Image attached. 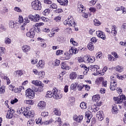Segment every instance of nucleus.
<instances>
[{"label": "nucleus", "mask_w": 126, "mask_h": 126, "mask_svg": "<svg viewBox=\"0 0 126 126\" xmlns=\"http://www.w3.org/2000/svg\"><path fill=\"white\" fill-rule=\"evenodd\" d=\"M116 91L119 94V96L114 97L113 100L116 104H122L125 110H126V96L123 94V90L120 87L116 88Z\"/></svg>", "instance_id": "1"}, {"label": "nucleus", "mask_w": 126, "mask_h": 126, "mask_svg": "<svg viewBox=\"0 0 126 126\" xmlns=\"http://www.w3.org/2000/svg\"><path fill=\"white\" fill-rule=\"evenodd\" d=\"M32 7L34 10H41L42 9V4L38 0H35L32 2Z\"/></svg>", "instance_id": "2"}, {"label": "nucleus", "mask_w": 126, "mask_h": 126, "mask_svg": "<svg viewBox=\"0 0 126 126\" xmlns=\"http://www.w3.org/2000/svg\"><path fill=\"white\" fill-rule=\"evenodd\" d=\"M63 23L64 25H66L67 24L69 27L73 26V27H74L76 24L75 21L74 20V19H73V17L71 16H69L68 18L64 21Z\"/></svg>", "instance_id": "3"}, {"label": "nucleus", "mask_w": 126, "mask_h": 126, "mask_svg": "<svg viewBox=\"0 0 126 126\" xmlns=\"http://www.w3.org/2000/svg\"><path fill=\"white\" fill-rule=\"evenodd\" d=\"M118 83L117 82V78L114 77L111 78L110 89L111 91H115L117 89Z\"/></svg>", "instance_id": "4"}, {"label": "nucleus", "mask_w": 126, "mask_h": 126, "mask_svg": "<svg viewBox=\"0 0 126 126\" xmlns=\"http://www.w3.org/2000/svg\"><path fill=\"white\" fill-rule=\"evenodd\" d=\"M26 98L31 100L35 98V92L31 89H28L26 91Z\"/></svg>", "instance_id": "5"}, {"label": "nucleus", "mask_w": 126, "mask_h": 126, "mask_svg": "<svg viewBox=\"0 0 126 126\" xmlns=\"http://www.w3.org/2000/svg\"><path fill=\"white\" fill-rule=\"evenodd\" d=\"M100 68V66L98 65H91L89 66L88 69V71L91 70L92 72L94 73H97V74H101L100 72L98 70Z\"/></svg>", "instance_id": "6"}, {"label": "nucleus", "mask_w": 126, "mask_h": 126, "mask_svg": "<svg viewBox=\"0 0 126 126\" xmlns=\"http://www.w3.org/2000/svg\"><path fill=\"white\" fill-rule=\"evenodd\" d=\"M29 18L31 21H34V22H38L40 19H41V16L39 14H36L34 16L33 15H30Z\"/></svg>", "instance_id": "7"}, {"label": "nucleus", "mask_w": 126, "mask_h": 126, "mask_svg": "<svg viewBox=\"0 0 126 126\" xmlns=\"http://www.w3.org/2000/svg\"><path fill=\"white\" fill-rule=\"evenodd\" d=\"M77 11L79 13L85 12L86 11V8L82 5L81 2H78Z\"/></svg>", "instance_id": "8"}, {"label": "nucleus", "mask_w": 126, "mask_h": 126, "mask_svg": "<svg viewBox=\"0 0 126 126\" xmlns=\"http://www.w3.org/2000/svg\"><path fill=\"white\" fill-rule=\"evenodd\" d=\"M52 94H53V98L54 99H61L62 97V95L58 94V92H59V90L57 88H54L53 90H52Z\"/></svg>", "instance_id": "9"}, {"label": "nucleus", "mask_w": 126, "mask_h": 126, "mask_svg": "<svg viewBox=\"0 0 126 126\" xmlns=\"http://www.w3.org/2000/svg\"><path fill=\"white\" fill-rule=\"evenodd\" d=\"M9 26L10 28H18L20 26V24L18 22H14L13 20H10L9 22Z\"/></svg>", "instance_id": "10"}, {"label": "nucleus", "mask_w": 126, "mask_h": 126, "mask_svg": "<svg viewBox=\"0 0 126 126\" xmlns=\"http://www.w3.org/2000/svg\"><path fill=\"white\" fill-rule=\"evenodd\" d=\"M24 116L25 117H33V114L31 112V109L28 107L25 108L24 110Z\"/></svg>", "instance_id": "11"}, {"label": "nucleus", "mask_w": 126, "mask_h": 126, "mask_svg": "<svg viewBox=\"0 0 126 126\" xmlns=\"http://www.w3.org/2000/svg\"><path fill=\"white\" fill-rule=\"evenodd\" d=\"M71 57H72L71 53L70 52L66 51L64 53V57H61V60H62V61H66L67 60H70V58H71Z\"/></svg>", "instance_id": "12"}, {"label": "nucleus", "mask_w": 126, "mask_h": 126, "mask_svg": "<svg viewBox=\"0 0 126 126\" xmlns=\"http://www.w3.org/2000/svg\"><path fill=\"white\" fill-rule=\"evenodd\" d=\"M14 113H15V110H14V109H10L8 110L6 114V119H12V118H13V116H14Z\"/></svg>", "instance_id": "13"}, {"label": "nucleus", "mask_w": 126, "mask_h": 126, "mask_svg": "<svg viewBox=\"0 0 126 126\" xmlns=\"http://www.w3.org/2000/svg\"><path fill=\"white\" fill-rule=\"evenodd\" d=\"M73 119L75 122H76V123H81L83 121V116L82 115H79L77 116V115H75L73 117Z\"/></svg>", "instance_id": "14"}, {"label": "nucleus", "mask_w": 126, "mask_h": 126, "mask_svg": "<svg viewBox=\"0 0 126 126\" xmlns=\"http://www.w3.org/2000/svg\"><path fill=\"white\" fill-rule=\"evenodd\" d=\"M96 34L98 38H101L102 40H106V35L105 34V33L103 32H101L100 31H96Z\"/></svg>", "instance_id": "15"}, {"label": "nucleus", "mask_w": 126, "mask_h": 126, "mask_svg": "<svg viewBox=\"0 0 126 126\" xmlns=\"http://www.w3.org/2000/svg\"><path fill=\"white\" fill-rule=\"evenodd\" d=\"M100 95L96 94L93 96L92 99L94 102H96L97 106H101V104H102V103L98 102H99V100H100Z\"/></svg>", "instance_id": "16"}, {"label": "nucleus", "mask_w": 126, "mask_h": 126, "mask_svg": "<svg viewBox=\"0 0 126 126\" xmlns=\"http://www.w3.org/2000/svg\"><path fill=\"white\" fill-rule=\"evenodd\" d=\"M61 68L65 70H69L71 67L69 66L66 62H64L61 63Z\"/></svg>", "instance_id": "17"}, {"label": "nucleus", "mask_w": 126, "mask_h": 126, "mask_svg": "<svg viewBox=\"0 0 126 126\" xmlns=\"http://www.w3.org/2000/svg\"><path fill=\"white\" fill-rule=\"evenodd\" d=\"M22 50L23 53H28L31 50V47L29 45L25 44L22 46Z\"/></svg>", "instance_id": "18"}, {"label": "nucleus", "mask_w": 126, "mask_h": 126, "mask_svg": "<svg viewBox=\"0 0 126 126\" xmlns=\"http://www.w3.org/2000/svg\"><path fill=\"white\" fill-rule=\"evenodd\" d=\"M26 36L29 38H34L35 37V32L33 31V29H31L29 32H27Z\"/></svg>", "instance_id": "19"}, {"label": "nucleus", "mask_w": 126, "mask_h": 126, "mask_svg": "<svg viewBox=\"0 0 126 126\" xmlns=\"http://www.w3.org/2000/svg\"><path fill=\"white\" fill-rule=\"evenodd\" d=\"M38 107L40 110H44L46 108V102L44 101H40L38 103Z\"/></svg>", "instance_id": "20"}, {"label": "nucleus", "mask_w": 126, "mask_h": 126, "mask_svg": "<svg viewBox=\"0 0 126 126\" xmlns=\"http://www.w3.org/2000/svg\"><path fill=\"white\" fill-rule=\"evenodd\" d=\"M32 83L36 86H40V87H44V84L42 83V82L39 80L32 81Z\"/></svg>", "instance_id": "21"}, {"label": "nucleus", "mask_w": 126, "mask_h": 126, "mask_svg": "<svg viewBox=\"0 0 126 126\" xmlns=\"http://www.w3.org/2000/svg\"><path fill=\"white\" fill-rule=\"evenodd\" d=\"M37 67L38 68H44L45 66V62L42 60H40L36 64Z\"/></svg>", "instance_id": "22"}, {"label": "nucleus", "mask_w": 126, "mask_h": 126, "mask_svg": "<svg viewBox=\"0 0 126 126\" xmlns=\"http://www.w3.org/2000/svg\"><path fill=\"white\" fill-rule=\"evenodd\" d=\"M69 53L71 54V55H75V54H77L78 53V50L76 49L75 47H71V49L69 50Z\"/></svg>", "instance_id": "23"}, {"label": "nucleus", "mask_w": 126, "mask_h": 126, "mask_svg": "<svg viewBox=\"0 0 126 126\" xmlns=\"http://www.w3.org/2000/svg\"><path fill=\"white\" fill-rule=\"evenodd\" d=\"M77 77V73L76 72H72L70 73L69 75V78L71 79V80H74V79H76Z\"/></svg>", "instance_id": "24"}, {"label": "nucleus", "mask_w": 126, "mask_h": 126, "mask_svg": "<svg viewBox=\"0 0 126 126\" xmlns=\"http://www.w3.org/2000/svg\"><path fill=\"white\" fill-rule=\"evenodd\" d=\"M58 2L61 4V5H63L66 6L68 3V0H57Z\"/></svg>", "instance_id": "25"}, {"label": "nucleus", "mask_w": 126, "mask_h": 126, "mask_svg": "<svg viewBox=\"0 0 126 126\" xmlns=\"http://www.w3.org/2000/svg\"><path fill=\"white\" fill-rule=\"evenodd\" d=\"M103 80H104V78L103 77H99L95 79V83L97 85H100L103 82Z\"/></svg>", "instance_id": "26"}, {"label": "nucleus", "mask_w": 126, "mask_h": 126, "mask_svg": "<svg viewBox=\"0 0 126 126\" xmlns=\"http://www.w3.org/2000/svg\"><path fill=\"white\" fill-rule=\"evenodd\" d=\"M116 28H117V27L114 25L112 26L111 34H112L113 36H116L117 34H118V32L116 30Z\"/></svg>", "instance_id": "27"}, {"label": "nucleus", "mask_w": 126, "mask_h": 126, "mask_svg": "<svg viewBox=\"0 0 126 126\" xmlns=\"http://www.w3.org/2000/svg\"><path fill=\"white\" fill-rule=\"evenodd\" d=\"M102 113H103L102 111H99L96 114V117L99 121H103L104 120V117H103V115H102Z\"/></svg>", "instance_id": "28"}, {"label": "nucleus", "mask_w": 126, "mask_h": 126, "mask_svg": "<svg viewBox=\"0 0 126 126\" xmlns=\"http://www.w3.org/2000/svg\"><path fill=\"white\" fill-rule=\"evenodd\" d=\"M53 113L56 115V116H61L62 115L61 110L58 108H54Z\"/></svg>", "instance_id": "29"}, {"label": "nucleus", "mask_w": 126, "mask_h": 126, "mask_svg": "<svg viewBox=\"0 0 126 126\" xmlns=\"http://www.w3.org/2000/svg\"><path fill=\"white\" fill-rule=\"evenodd\" d=\"M45 72L44 71H40L39 72L37 76L39 79H43L45 77Z\"/></svg>", "instance_id": "30"}, {"label": "nucleus", "mask_w": 126, "mask_h": 126, "mask_svg": "<svg viewBox=\"0 0 126 126\" xmlns=\"http://www.w3.org/2000/svg\"><path fill=\"white\" fill-rule=\"evenodd\" d=\"M95 61V59H94L93 57L92 58L90 56H87V63H94V62Z\"/></svg>", "instance_id": "31"}, {"label": "nucleus", "mask_w": 126, "mask_h": 126, "mask_svg": "<svg viewBox=\"0 0 126 126\" xmlns=\"http://www.w3.org/2000/svg\"><path fill=\"white\" fill-rule=\"evenodd\" d=\"M78 83L77 82L72 83L70 86L71 90H74V91H75V90H76V87H78Z\"/></svg>", "instance_id": "32"}, {"label": "nucleus", "mask_w": 126, "mask_h": 126, "mask_svg": "<svg viewBox=\"0 0 126 126\" xmlns=\"http://www.w3.org/2000/svg\"><path fill=\"white\" fill-rule=\"evenodd\" d=\"M16 77H20L23 74V71L22 70H16L15 71Z\"/></svg>", "instance_id": "33"}, {"label": "nucleus", "mask_w": 126, "mask_h": 126, "mask_svg": "<svg viewBox=\"0 0 126 126\" xmlns=\"http://www.w3.org/2000/svg\"><path fill=\"white\" fill-rule=\"evenodd\" d=\"M2 79L6 81L7 85H9V84H10V80L9 79V78L7 77V76L3 75L2 76Z\"/></svg>", "instance_id": "34"}, {"label": "nucleus", "mask_w": 126, "mask_h": 126, "mask_svg": "<svg viewBox=\"0 0 126 126\" xmlns=\"http://www.w3.org/2000/svg\"><path fill=\"white\" fill-rule=\"evenodd\" d=\"M46 98H52V97H54V94L51 91H48L45 95Z\"/></svg>", "instance_id": "35"}, {"label": "nucleus", "mask_w": 126, "mask_h": 126, "mask_svg": "<svg viewBox=\"0 0 126 126\" xmlns=\"http://www.w3.org/2000/svg\"><path fill=\"white\" fill-rule=\"evenodd\" d=\"M87 47L90 51H93V50H94V44L92 43V42H90L88 44Z\"/></svg>", "instance_id": "36"}, {"label": "nucleus", "mask_w": 126, "mask_h": 126, "mask_svg": "<svg viewBox=\"0 0 126 126\" xmlns=\"http://www.w3.org/2000/svg\"><path fill=\"white\" fill-rule=\"evenodd\" d=\"M24 110L25 108L24 107H21L20 108H18L17 111V114H19V115H20V114H24Z\"/></svg>", "instance_id": "37"}, {"label": "nucleus", "mask_w": 126, "mask_h": 126, "mask_svg": "<svg viewBox=\"0 0 126 126\" xmlns=\"http://www.w3.org/2000/svg\"><path fill=\"white\" fill-rule=\"evenodd\" d=\"M36 124H40V125H43L44 124V121H42L41 118H39L38 119H36L35 120Z\"/></svg>", "instance_id": "38"}, {"label": "nucleus", "mask_w": 126, "mask_h": 126, "mask_svg": "<svg viewBox=\"0 0 126 126\" xmlns=\"http://www.w3.org/2000/svg\"><path fill=\"white\" fill-rule=\"evenodd\" d=\"M94 25H95V26H100V25H101V22H100L99 20L97 19H95L94 20Z\"/></svg>", "instance_id": "39"}, {"label": "nucleus", "mask_w": 126, "mask_h": 126, "mask_svg": "<svg viewBox=\"0 0 126 126\" xmlns=\"http://www.w3.org/2000/svg\"><path fill=\"white\" fill-rule=\"evenodd\" d=\"M113 111H112L113 114H118L119 113V109L118 108V106H113L112 108Z\"/></svg>", "instance_id": "40"}, {"label": "nucleus", "mask_w": 126, "mask_h": 126, "mask_svg": "<svg viewBox=\"0 0 126 126\" xmlns=\"http://www.w3.org/2000/svg\"><path fill=\"white\" fill-rule=\"evenodd\" d=\"M4 42L6 45H9V44L11 43V39L8 37H6L4 39Z\"/></svg>", "instance_id": "41"}, {"label": "nucleus", "mask_w": 126, "mask_h": 126, "mask_svg": "<svg viewBox=\"0 0 126 126\" xmlns=\"http://www.w3.org/2000/svg\"><path fill=\"white\" fill-rule=\"evenodd\" d=\"M84 87H85L84 84L80 83L78 85V91H81L82 89H83Z\"/></svg>", "instance_id": "42"}, {"label": "nucleus", "mask_w": 126, "mask_h": 126, "mask_svg": "<svg viewBox=\"0 0 126 126\" xmlns=\"http://www.w3.org/2000/svg\"><path fill=\"white\" fill-rule=\"evenodd\" d=\"M5 92V86H1L0 88V94H3Z\"/></svg>", "instance_id": "43"}, {"label": "nucleus", "mask_w": 126, "mask_h": 126, "mask_svg": "<svg viewBox=\"0 0 126 126\" xmlns=\"http://www.w3.org/2000/svg\"><path fill=\"white\" fill-rule=\"evenodd\" d=\"M123 69L124 68L123 67V66H121L120 65H118L116 66V70L117 71H118L119 72H122Z\"/></svg>", "instance_id": "44"}, {"label": "nucleus", "mask_w": 126, "mask_h": 126, "mask_svg": "<svg viewBox=\"0 0 126 126\" xmlns=\"http://www.w3.org/2000/svg\"><path fill=\"white\" fill-rule=\"evenodd\" d=\"M80 107L82 109H86L87 108V106H86V103L84 102L81 103Z\"/></svg>", "instance_id": "45"}, {"label": "nucleus", "mask_w": 126, "mask_h": 126, "mask_svg": "<svg viewBox=\"0 0 126 126\" xmlns=\"http://www.w3.org/2000/svg\"><path fill=\"white\" fill-rule=\"evenodd\" d=\"M22 87H19V88H15L14 89V92L15 93H20L21 92V90H22V89H21Z\"/></svg>", "instance_id": "46"}, {"label": "nucleus", "mask_w": 126, "mask_h": 126, "mask_svg": "<svg viewBox=\"0 0 126 126\" xmlns=\"http://www.w3.org/2000/svg\"><path fill=\"white\" fill-rule=\"evenodd\" d=\"M50 8H52L53 9H57L58 8V5L57 4L53 3L49 6Z\"/></svg>", "instance_id": "47"}, {"label": "nucleus", "mask_w": 126, "mask_h": 126, "mask_svg": "<svg viewBox=\"0 0 126 126\" xmlns=\"http://www.w3.org/2000/svg\"><path fill=\"white\" fill-rule=\"evenodd\" d=\"M53 122H54V121L51 119L48 121H43V124L46 125H50V124H52Z\"/></svg>", "instance_id": "48"}, {"label": "nucleus", "mask_w": 126, "mask_h": 126, "mask_svg": "<svg viewBox=\"0 0 126 126\" xmlns=\"http://www.w3.org/2000/svg\"><path fill=\"white\" fill-rule=\"evenodd\" d=\"M6 30V28L3 26L2 24L0 25V33L1 32H3V31H5Z\"/></svg>", "instance_id": "49"}, {"label": "nucleus", "mask_w": 126, "mask_h": 126, "mask_svg": "<svg viewBox=\"0 0 126 126\" xmlns=\"http://www.w3.org/2000/svg\"><path fill=\"white\" fill-rule=\"evenodd\" d=\"M56 56H61V55H63V51L62 50H59L56 51Z\"/></svg>", "instance_id": "50"}, {"label": "nucleus", "mask_w": 126, "mask_h": 126, "mask_svg": "<svg viewBox=\"0 0 126 126\" xmlns=\"http://www.w3.org/2000/svg\"><path fill=\"white\" fill-rule=\"evenodd\" d=\"M32 31L34 32V35H35V33H39V32H40V29H39L38 27H35L34 26V29H32Z\"/></svg>", "instance_id": "51"}, {"label": "nucleus", "mask_w": 126, "mask_h": 126, "mask_svg": "<svg viewBox=\"0 0 126 126\" xmlns=\"http://www.w3.org/2000/svg\"><path fill=\"white\" fill-rule=\"evenodd\" d=\"M70 42L71 44H72L73 46H77L78 45V43L76 42L74 40L73 38H71Z\"/></svg>", "instance_id": "52"}, {"label": "nucleus", "mask_w": 126, "mask_h": 126, "mask_svg": "<svg viewBox=\"0 0 126 126\" xmlns=\"http://www.w3.org/2000/svg\"><path fill=\"white\" fill-rule=\"evenodd\" d=\"M27 125H28V126H34V120H29L28 122Z\"/></svg>", "instance_id": "53"}, {"label": "nucleus", "mask_w": 126, "mask_h": 126, "mask_svg": "<svg viewBox=\"0 0 126 126\" xmlns=\"http://www.w3.org/2000/svg\"><path fill=\"white\" fill-rule=\"evenodd\" d=\"M61 63V61L56 59L55 60L54 62V64L55 65V66H59V65H60V64Z\"/></svg>", "instance_id": "54"}, {"label": "nucleus", "mask_w": 126, "mask_h": 126, "mask_svg": "<svg viewBox=\"0 0 126 126\" xmlns=\"http://www.w3.org/2000/svg\"><path fill=\"white\" fill-rule=\"evenodd\" d=\"M43 15H48L49 13H50V9H46L44 10V11L42 12Z\"/></svg>", "instance_id": "55"}, {"label": "nucleus", "mask_w": 126, "mask_h": 126, "mask_svg": "<svg viewBox=\"0 0 126 126\" xmlns=\"http://www.w3.org/2000/svg\"><path fill=\"white\" fill-rule=\"evenodd\" d=\"M108 58L109 61H110L111 62H114V61H115V57H113L110 54H109L108 55Z\"/></svg>", "instance_id": "56"}, {"label": "nucleus", "mask_w": 126, "mask_h": 126, "mask_svg": "<svg viewBox=\"0 0 126 126\" xmlns=\"http://www.w3.org/2000/svg\"><path fill=\"white\" fill-rule=\"evenodd\" d=\"M54 20L56 22H60L62 20V17L60 16H57L54 18Z\"/></svg>", "instance_id": "57"}, {"label": "nucleus", "mask_w": 126, "mask_h": 126, "mask_svg": "<svg viewBox=\"0 0 126 126\" xmlns=\"http://www.w3.org/2000/svg\"><path fill=\"white\" fill-rule=\"evenodd\" d=\"M63 10L62 8H58L55 10V12L56 13H62V12H63Z\"/></svg>", "instance_id": "58"}, {"label": "nucleus", "mask_w": 126, "mask_h": 126, "mask_svg": "<svg viewBox=\"0 0 126 126\" xmlns=\"http://www.w3.org/2000/svg\"><path fill=\"white\" fill-rule=\"evenodd\" d=\"M102 56H103L102 52H98L96 54V59H102Z\"/></svg>", "instance_id": "59"}, {"label": "nucleus", "mask_w": 126, "mask_h": 126, "mask_svg": "<svg viewBox=\"0 0 126 126\" xmlns=\"http://www.w3.org/2000/svg\"><path fill=\"white\" fill-rule=\"evenodd\" d=\"M4 48L0 47V56H2V55H4Z\"/></svg>", "instance_id": "60"}, {"label": "nucleus", "mask_w": 126, "mask_h": 126, "mask_svg": "<svg viewBox=\"0 0 126 126\" xmlns=\"http://www.w3.org/2000/svg\"><path fill=\"white\" fill-rule=\"evenodd\" d=\"M65 32L67 34H70V33H71V32H72V30H71V29L70 28H67L65 29Z\"/></svg>", "instance_id": "61"}, {"label": "nucleus", "mask_w": 126, "mask_h": 126, "mask_svg": "<svg viewBox=\"0 0 126 126\" xmlns=\"http://www.w3.org/2000/svg\"><path fill=\"white\" fill-rule=\"evenodd\" d=\"M43 2L45 4H52V0H43Z\"/></svg>", "instance_id": "62"}, {"label": "nucleus", "mask_w": 126, "mask_h": 126, "mask_svg": "<svg viewBox=\"0 0 126 126\" xmlns=\"http://www.w3.org/2000/svg\"><path fill=\"white\" fill-rule=\"evenodd\" d=\"M26 103L28 104L29 105H33L34 101L32 100H26Z\"/></svg>", "instance_id": "63"}, {"label": "nucleus", "mask_w": 126, "mask_h": 126, "mask_svg": "<svg viewBox=\"0 0 126 126\" xmlns=\"http://www.w3.org/2000/svg\"><path fill=\"white\" fill-rule=\"evenodd\" d=\"M107 82H108L106 80L104 81V80H103L102 82V86L103 87H107Z\"/></svg>", "instance_id": "64"}]
</instances>
